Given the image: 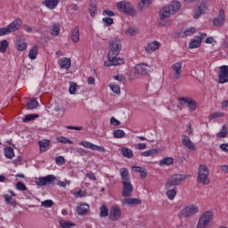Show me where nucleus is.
Listing matches in <instances>:
<instances>
[{
    "mask_svg": "<svg viewBox=\"0 0 228 228\" xmlns=\"http://www.w3.org/2000/svg\"><path fill=\"white\" fill-rule=\"evenodd\" d=\"M197 213H199V207L197 205H188L178 213V218H188L194 216Z\"/></svg>",
    "mask_w": 228,
    "mask_h": 228,
    "instance_id": "nucleus-5",
    "label": "nucleus"
},
{
    "mask_svg": "<svg viewBox=\"0 0 228 228\" xmlns=\"http://www.w3.org/2000/svg\"><path fill=\"white\" fill-rule=\"evenodd\" d=\"M77 88V84L74 83V82H70V86L69 89V92L71 95H74V94H76V90Z\"/></svg>",
    "mask_w": 228,
    "mask_h": 228,
    "instance_id": "nucleus-50",
    "label": "nucleus"
},
{
    "mask_svg": "<svg viewBox=\"0 0 228 228\" xmlns=\"http://www.w3.org/2000/svg\"><path fill=\"white\" fill-rule=\"evenodd\" d=\"M6 49H8V41L3 40L0 43V53H6Z\"/></svg>",
    "mask_w": 228,
    "mask_h": 228,
    "instance_id": "nucleus-45",
    "label": "nucleus"
},
{
    "mask_svg": "<svg viewBox=\"0 0 228 228\" xmlns=\"http://www.w3.org/2000/svg\"><path fill=\"white\" fill-rule=\"evenodd\" d=\"M35 118H38V114H28L24 117L22 122H31V120H35Z\"/></svg>",
    "mask_w": 228,
    "mask_h": 228,
    "instance_id": "nucleus-42",
    "label": "nucleus"
},
{
    "mask_svg": "<svg viewBox=\"0 0 228 228\" xmlns=\"http://www.w3.org/2000/svg\"><path fill=\"white\" fill-rule=\"evenodd\" d=\"M200 44H202L200 37L195 36L189 44V49H197V47H200Z\"/></svg>",
    "mask_w": 228,
    "mask_h": 228,
    "instance_id": "nucleus-24",
    "label": "nucleus"
},
{
    "mask_svg": "<svg viewBox=\"0 0 228 228\" xmlns=\"http://www.w3.org/2000/svg\"><path fill=\"white\" fill-rule=\"evenodd\" d=\"M175 195H177V187H174V189H169L167 191V196L169 200H174L175 199Z\"/></svg>",
    "mask_w": 228,
    "mask_h": 228,
    "instance_id": "nucleus-37",
    "label": "nucleus"
},
{
    "mask_svg": "<svg viewBox=\"0 0 228 228\" xmlns=\"http://www.w3.org/2000/svg\"><path fill=\"white\" fill-rule=\"evenodd\" d=\"M110 124H112V126H120V121H118L115 118H110Z\"/></svg>",
    "mask_w": 228,
    "mask_h": 228,
    "instance_id": "nucleus-63",
    "label": "nucleus"
},
{
    "mask_svg": "<svg viewBox=\"0 0 228 228\" xmlns=\"http://www.w3.org/2000/svg\"><path fill=\"white\" fill-rule=\"evenodd\" d=\"M182 143L183 145L187 147L189 151H195V143L191 142V140L190 139V137H188V135H183Z\"/></svg>",
    "mask_w": 228,
    "mask_h": 228,
    "instance_id": "nucleus-18",
    "label": "nucleus"
},
{
    "mask_svg": "<svg viewBox=\"0 0 228 228\" xmlns=\"http://www.w3.org/2000/svg\"><path fill=\"white\" fill-rule=\"evenodd\" d=\"M134 147L138 151H143V150L147 149V144H145V143H137V144H134Z\"/></svg>",
    "mask_w": 228,
    "mask_h": 228,
    "instance_id": "nucleus-61",
    "label": "nucleus"
},
{
    "mask_svg": "<svg viewBox=\"0 0 228 228\" xmlns=\"http://www.w3.org/2000/svg\"><path fill=\"white\" fill-rule=\"evenodd\" d=\"M16 49L18 51H26L28 49V45H26V41L22 37L16 38Z\"/></svg>",
    "mask_w": 228,
    "mask_h": 228,
    "instance_id": "nucleus-21",
    "label": "nucleus"
},
{
    "mask_svg": "<svg viewBox=\"0 0 228 228\" xmlns=\"http://www.w3.org/2000/svg\"><path fill=\"white\" fill-rule=\"evenodd\" d=\"M173 70H175L174 77L175 79H181V69H183V63L176 62L172 66Z\"/></svg>",
    "mask_w": 228,
    "mask_h": 228,
    "instance_id": "nucleus-20",
    "label": "nucleus"
},
{
    "mask_svg": "<svg viewBox=\"0 0 228 228\" xmlns=\"http://www.w3.org/2000/svg\"><path fill=\"white\" fill-rule=\"evenodd\" d=\"M60 24L55 23L53 24L52 29H51V35L52 37H58L60 35Z\"/></svg>",
    "mask_w": 228,
    "mask_h": 228,
    "instance_id": "nucleus-40",
    "label": "nucleus"
},
{
    "mask_svg": "<svg viewBox=\"0 0 228 228\" xmlns=\"http://www.w3.org/2000/svg\"><path fill=\"white\" fill-rule=\"evenodd\" d=\"M151 69L147 64H137L134 68V74H138L139 76H147L149 72H151Z\"/></svg>",
    "mask_w": 228,
    "mask_h": 228,
    "instance_id": "nucleus-11",
    "label": "nucleus"
},
{
    "mask_svg": "<svg viewBox=\"0 0 228 228\" xmlns=\"http://www.w3.org/2000/svg\"><path fill=\"white\" fill-rule=\"evenodd\" d=\"M167 7L170 8L171 13L175 15L181 10V2L175 0Z\"/></svg>",
    "mask_w": 228,
    "mask_h": 228,
    "instance_id": "nucleus-19",
    "label": "nucleus"
},
{
    "mask_svg": "<svg viewBox=\"0 0 228 228\" xmlns=\"http://www.w3.org/2000/svg\"><path fill=\"white\" fill-rule=\"evenodd\" d=\"M159 167H169V165H174V158L167 157L161 159L159 163Z\"/></svg>",
    "mask_w": 228,
    "mask_h": 228,
    "instance_id": "nucleus-29",
    "label": "nucleus"
},
{
    "mask_svg": "<svg viewBox=\"0 0 228 228\" xmlns=\"http://www.w3.org/2000/svg\"><path fill=\"white\" fill-rule=\"evenodd\" d=\"M224 22H225V12L224 10H220L218 16L213 19V24L220 28V26H224Z\"/></svg>",
    "mask_w": 228,
    "mask_h": 228,
    "instance_id": "nucleus-15",
    "label": "nucleus"
},
{
    "mask_svg": "<svg viewBox=\"0 0 228 228\" xmlns=\"http://www.w3.org/2000/svg\"><path fill=\"white\" fill-rule=\"evenodd\" d=\"M55 161L57 165H65V158L62 156L56 157Z\"/></svg>",
    "mask_w": 228,
    "mask_h": 228,
    "instance_id": "nucleus-60",
    "label": "nucleus"
},
{
    "mask_svg": "<svg viewBox=\"0 0 228 228\" xmlns=\"http://www.w3.org/2000/svg\"><path fill=\"white\" fill-rule=\"evenodd\" d=\"M224 112H214L209 115V120H213V118H220V117H224Z\"/></svg>",
    "mask_w": 228,
    "mask_h": 228,
    "instance_id": "nucleus-51",
    "label": "nucleus"
},
{
    "mask_svg": "<svg viewBox=\"0 0 228 228\" xmlns=\"http://www.w3.org/2000/svg\"><path fill=\"white\" fill-rule=\"evenodd\" d=\"M89 210H90V206L86 203L80 204L77 208V215H79L80 216H85L88 215Z\"/></svg>",
    "mask_w": 228,
    "mask_h": 228,
    "instance_id": "nucleus-17",
    "label": "nucleus"
},
{
    "mask_svg": "<svg viewBox=\"0 0 228 228\" xmlns=\"http://www.w3.org/2000/svg\"><path fill=\"white\" fill-rule=\"evenodd\" d=\"M228 125H224L221 131L217 134V138H227Z\"/></svg>",
    "mask_w": 228,
    "mask_h": 228,
    "instance_id": "nucleus-36",
    "label": "nucleus"
},
{
    "mask_svg": "<svg viewBox=\"0 0 228 228\" xmlns=\"http://www.w3.org/2000/svg\"><path fill=\"white\" fill-rule=\"evenodd\" d=\"M120 216H122L120 207L112 206L109 213V220H111V222H117V220H120Z\"/></svg>",
    "mask_w": 228,
    "mask_h": 228,
    "instance_id": "nucleus-9",
    "label": "nucleus"
},
{
    "mask_svg": "<svg viewBox=\"0 0 228 228\" xmlns=\"http://www.w3.org/2000/svg\"><path fill=\"white\" fill-rule=\"evenodd\" d=\"M123 184L122 190V197H131V193H133V184L131 182H121Z\"/></svg>",
    "mask_w": 228,
    "mask_h": 228,
    "instance_id": "nucleus-13",
    "label": "nucleus"
},
{
    "mask_svg": "<svg viewBox=\"0 0 228 228\" xmlns=\"http://www.w3.org/2000/svg\"><path fill=\"white\" fill-rule=\"evenodd\" d=\"M152 3V0H142L139 4L140 10H143V6H149Z\"/></svg>",
    "mask_w": 228,
    "mask_h": 228,
    "instance_id": "nucleus-53",
    "label": "nucleus"
},
{
    "mask_svg": "<svg viewBox=\"0 0 228 228\" xmlns=\"http://www.w3.org/2000/svg\"><path fill=\"white\" fill-rule=\"evenodd\" d=\"M213 220V213L211 211H206L201 214L198 224L197 228H206L209 225V222Z\"/></svg>",
    "mask_w": 228,
    "mask_h": 228,
    "instance_id": "nucleus-6",
    "label": "nucleus"
},
{
    "mask_svg": "<svg viewBox=\"0 0 228 228\" xmlns=\"http://www.w3.org/2000/svg\"><path fill=\"white\" fill-rule=\"evenodd\" d=\"M53 204H54V202L52 200H46L41 203V206H43V208H52Z\"/></svg>",
    "mask_w": 228,
    "mask_h": 228,
    "instance_id": "nucleus-54",
    "label": "nucleus"
},
{
    "mask_svg": "<svg viewBox=\"0 0 228 228\" xmlns=\"http://www.w3.org/2000/svg\"><path fill=\"white\" fill-rule=\"evenodd\" d=\"M219 83L224 85V83H228V66H221L219 75H218Z\"/></svg>",
    "mask_w": 228,
    "mask_h": 228,
    "instance_id": "nucleus-12",
    "label": "nucleus"
},
{
    "mask_svg": "<svg viewBox=\"0 0 228 228\" xmlns=\"http://www.w3.org/2000/svg\"><path fill=\"white\" fill-rule=\"evenodd\" d=\"M79 145H82V147H86V149H91V151H94V143L88 142V141H86V142H83L81 141L79 142Z\"/></svg>",
    "mask_w": 228,
    "mask_h": 228,
    "instance_id": "nucleus-44",
    "label": "nucleus"
},
{
    "mask_svg": "<svg viewBox=\"0 0 228 228\" xmlns=\"http://www.w3.org/2000/svg\"><path fill=\"white\" fill-rule=\"evenodd\" d=\"M71 61L69 58H62L58 61V64L60 65L61 69H70Z\"/></svg>",
    "mask_w": 228,
    "mask_h": 228,
    "instance_id": "nucleus-26",
    "label": "nucleus"
},
{
    "mask_svg": "<svg viewBox=\"0 0 228 228\" xmlns=\"http://www.w3.org/2000/svg\"><path fill=\"white\" fill-rule=\"evenodd\" d=\"M100 216L101 218H105V216H110V209L106 205H102L100 208Z\"/></svg>",
    "mask_w": 228,
    "mask_h": 228,
    "instance_id": "nucleus-35",
    "label": "nucleus"
},
{
    "mask_svg": "<svg viewBox=\"0 0 228 228\" xmlns=\"http://www.w3.org/2000/svg\"><path fill=\"white\" fill-rule=\"evenodd\" d=\"M60 4V0H45L43 2V4L46 6V8H49L50 10H54L56 6Z\"/></svg>",
    "mask_w": 228,
    "mask_h": 228,
    "instance_id": "nucleus-25",
    "label": "nucleus"
},
{
    "mask_svg": "<svg viewBox=\"0 0 228 228\" xmlns=\"http://www.w3.org/2000/svg\"><path fill=\"white\" fill-rule=\"evenodd\" d=\"M186 179L184 175H173L169 177L165 184L166 190H170V188L179 186L183 181Z\"/></svg>",
    "mask_w": 228,
    "mask_h": 228,
    "instance_id": "nucleus-4",
    "label": "nucleus"
},
{
    "mask_svg": "<svg viewBox=\"0 0 228 228\" xmlns=\"http://www.w3.org/2000/svg\"><path fill=\"white\" fill-rule=\"evenodd\" d=\"M114 138H124L126 136V132L122 129H117L113 132Z\"/></svg>",
    "mask_w": 228,
    "mask_h": 228,
    "instance_id": "nucleus-41",
    "label": "nucleus"
},
{
    "mask_svg": "<svg viewBox=\"0 0 228 228\" xmlns=\"http://www.w3.org/2000/svg\"><path fill=\"white\" fill-rule=\"evenodd\" d=\"M56 176L54 175H48L46 176L39 177L36 183L37 186H51L56 184Z\"/></svg>",
    "mask_w": 228,
    "mask_h": 228,
    "instance_id": "nucleus-7",
    "label": "nucleus"
},
{
    "mask_svg": "<svg viewBox=\"0 0 228 228\" xmlns=\"http://www.w3.org/2000/svg\"><path fill=\"white\" fill-rule=\"evenodd\" d=\"M4 199L5 204H9V206H12L13 208L17 206V200L12 198V196L8 194H4Z\"/></svg>",
    "mask_w": 228,
    "mask_h": 228,
    "instance_id": "nucleus-32",
    "label": "nucleus"
},
{
    "mask_svg": "<svg viewBox=\"0 0 228 228\" xmlns=\"http://www.w3.org/2000/svg\"><path fill=\"white\" fill-rule=\"evenodd\" d=\"M4 154L7 159H12L15 157V152L13 151V148L12 147H6L4 150Z\"/></svg>",
    "mask_w": 228,
    "mask_h": 228,
    "instance_id": "nucleus-30",
    "label": "nucleus"
},
{
    "mask_svg": "<svg viewBox=\"0 0 228 228\" xmlns=\"http://www.w3.org/2000/svg\"><path fill=\"white\" fill-rule=\"evenodd\" d=\"M102 22L104 28H108L113 24V18H103Z\"/></svg>",
    "mask_w": 228,
    "mask_h": 228,
    "instance_id": "nucleus-47",
    "label": "nucleus"
},
{
    "mask_svg": "<svg viewBox=\"0 0 228 228\" xmlns=\"http://www.w3.org/2000/svg\"><path fill=\"white\" fill-rule=\"evenodd\" d=\"M125 204H127L128 206L142 204V200H139L138 198H127L125 200Z\"/></svg>",
    "mask_w": 228,
    "mask_h": 228,
    "instance_id": "nucleus-33",
    "label": "nucleus"
},
{
    "mask_svg": "<svg viewBox=\"0 0 228 228\" xmlns=\"http://www.w3.org/2000/svg\"><path fill=\"white\" fill-rule=\"evenodd\" d=\"M171 15L174 14L171 12L170 7L168 6H166L159 11L160 20H167V19L170 18Z\"/></svg>",
    "mask_w": 228,
    "mask_h": 228,
    "instance_id": "nucleus-16",
    "label": "nucleus"
},
{
    "mask_svg": "<svg viewBox=\"0 0 228 228\" xmlns=\"http://www.w3.org/2000/svg\"><path fill=\"white\" fill-rule=\"evenodd\" d=\"M37 56H38V45H34L29 53H28V58L30 60H37Z\"/></svg>",
    "mask_w": 228,
    "mask_h": 228,
    "instance_id": "nucleus-31",
    "label": "nucleus"
},
{
    "mask_svg": "<svg viewBox=\"0 0 228 228\" xmlns=\"http://www.w3.org/2000/svg\"><path fill=\"white\" fill-rule=\"evenodd\" d=\"M208 10V4L206 3H202L200 4L194 11L193 19H200L206 11Z\"/></svg>",
    "mask_w": 228,
    "mask_h": 228,
    "instance_id": "nucleus-14",
    "label": "nucleus"
},
{
    "mask_svg": "<svg viewBox=\"0 0 228 228\" xmlns=\"http://www.w3.org/2000/svg\"><path fill=\"white\" fill-rule=\"evenodd\" d=\"M120 175L122 183H131V178L129 177V170L126 167L120 169Z\"/></svg>",
    "mask_w": 228,
    "mask_h": 228,
    "instance_id": "nucleus-22",
    "label": "nucleus"
},
{
    "mask_svg": "<svg viewBox=\"0 0 228 228\" xmlns=\"http://www.w3.org/2000/svg\"><path fill=\"white\" fill-rule=\"evenodd\" d=\"M159 45H161V44L158 41H153L150 44H148L147 47L145 48V51L147 53H152L154 51H158V49H159Z\"/></svg>",
    "mask_w": 228,
    "mask_h": 228,
    "instance_id": "nucleus-23",
    "label": "nucleus"
},
{
    "mask_svg": "<svg viewBox=\"0 0 228 228\" xmlns=\"http://www.w3.org/2000/svg\"><path fill=\"white\" fill-rule=\"evenodd\" d=\"M38 145H39V149H40L41 152H45V151H47V147H49V145H51V141H49L47 139L39 141Z\"/></svg>",
    "mask_w": 228,
    "mask_h": 228,
    "instance_id": "nucleus-27",
    "label": "nucleus"
},
{
    "mask_svg": "<svg viewBox=\"0 0 228 228\" xmlns=\"http://www.w3.org/2000/svg\"><path fill=\"white\" fill-rule=\"evenodd\" d=\"M122 156L124 158H127L128 159H131V158H134L133 150L127 148V147H122L121 148Z\"/></svg>",
    "mask_w": 228,
    "mask_h": 228,
    "instance_id": "nucleus-28",
    "label": "nucleus"
},
{
    "mask_svg": "<svg viewBox=\"0 0 228 228\" xmlns=\"http://www.w3.org/2000/svg\"><path fill=\"white\" fill-rule=\"evenodd\" d=\"M178 102L181 106H186L190 111L197 110V102L190 97H179Z\"/></svg>",
    "mask_w": 228,
    "mask_h": 228,
    "instance_id": "nucleus-8",
    "label": "nucleus"
},
{
    "mask_svg": "<svg viewBox=\"0 0 228 228\" xmlns=\"http://www.w3.org/2000/svg\"><path fill=\"white\" fill-rule=\"evenodd\" d=\"M16 189L19 190V191H26L28 190V187H26V184L22 182H18L16 183Z\"/></svg>",
    "mask_w": 228,
    "mask_h": 228,
    "instance_id": "nucleus-49",
    "label": "nucleus"
},
{
    "mask_svg": "<svg viewBox=\"0 0 228 228\" xmlns=\"http://www.w3.org/2000/svg\"><path fill=\"white\" fill-rule=\"evenodd\" d=\"M114 79H116V81H119L122 85L126 84V77H124L123 75H116L114 76Z\"/></svg>",
    "mask_w": 228,
    "mask_h": 228,
    "instance_id": "nucleus-57",
    "label": "nucleus"
},
{
    "mask_svg": "<svg viewBox=\"0 0 228 228\" xmlns=\"http://www.w3.org/2000/svg\"><path fill=\"white\" fill-rule=\"evenodd\" d=\"M138 31L134 28H129L126 30V35H130V37H134V35H136Z\"/></svg>",
    "mask_w": 228,
    "mask_h": 228,
    "instance_id": "nucleus-59",
    "label": "nucleus"
},
{
    "mask_svg": "<svg viewBox=\"0 0 228 228\" xmlns=\"http://www.w3.org/2000/svg\"><path fill=\"white\" fill-rule=\"evenodd\" d=\"M71 40L75 44H77V42H79V27H76L72 31Z\"/></svg>",
    "mask_w": 228,
    "mask_h": 228,
    "instance_id": "nucleus-34",
    "label": "nucleus"
},
{
    "mask_svg": "<svg viewBox=\"0 0 228 228\" xmlns=\"http://www.w3.org/2000/svg\"><path fill=\"white\" fill-rule=\"evenodd\" d=\"M220 149L221 151H224V152H228V143H222Z\"/></svg>",
    "mask_w": 228,
    "mask_h": 228,
    "instance_id": "nucleus-64",
    "label": "nucleus"
},
{
    "mask_svg": "<svg viewBox=\"0 0 228 228\" xmlns=\"http://www.w3.org/2000/svg\"><path fill=\"white\" fill-rule=\"evenodd\" d=\"M20 26H22V20L20 19L14 20L11 24L4 28L6 30L5 35L17 31L20 28Z\"/></svg>",
    "mask_w": 228,
    "mask_h": 228,
    "instance_id": "nucleus-10",
    "label": "nucleus"
},
{
    "mask_svg": "<svg viewBox=\"0 0 228 228\" xmlns=\"http://www.w3.org/2000/svg\"><path fill=\"white\" fill-rule=\"evenodd\" d=\"M109 61L104 62L105 67H117V65H124L126 60L118 57L120 51H122V41L117 37H112L109 41Z\"/></svg>",
    "mask_w": 228,
    "mask_h": 228,
    "instance_id": "nucleus-1",
    "label": "nucleus"
},
{
    "mask_svg": "<svg viewBox=\"0 0 228 228\" xmlns=\"http://www.w3.org/2000/svg\"><path fill=\"white\" fill-rule=\"evenodd\" d=\"M88 12L91 17H94L97 13V4H91L88 8Z\"/></svg>",
    "mask_w": 228,
    "mask_h": 228,
    "instance_id": "nucleus-43",
    "label": "nucleus"
},
{
    "mask_svg": "<svg viewBox=\"0 0 228 228\" xmlns=\"http://www.w3.org/2000/svg\"><path fill=\"white\" fill-rule=\"evenodd\" d=\"M37 106H38V102H37V99H35V98L30 99V100L27 102L28 110H35V108H37Z\"/></svg>",
    "mask_w": 228,
    "mask_h": 228,
    "instance_id": "nucleus-38",
    "label": "nucleus"
},
{
    "mask_svg": "<svg viewBox=\"0 0 228 228\" xmlns=\"http://www.w3.org/2000/svg\"><path fill=\"white\" fill-rule=\"evenodd\" d=\"M57 142L59 143H69V145H72V141H70V139L67 138V137H58L57 138Z\"/></svg>",
    "mask_w": 228,
    "mask_h": 228,
    "instance_id": "nucleus-46",
    "label": "nucleus"
},
{
    "mask_svg": "<svg viewBox=\"0 0 228 228\" xmlns=\"http://www.w3.org/2000/svg\"><path fill=\"white\" fill-rule=\"evenodd\" d=\"M69 12H71V15H77V13H79V6H77V4H72L69 8Z\"/></svg>",
    "mask_w": 228,
    "mask_h": 228,
    "instance_id": "nucleus-48",
    "label": "nucleus"
},
{
    "mask_svg": "<svg viewBox=\"0 0 228 228\" xmlns=\"http://www.w3.org/2000/svg\"><path fill=\"white\" fill-rule=\"evenodd\" d=\"M102 15H107L108 17H115V12L110 9H105L102 12Z\"/></svg>",
    "mask_w": 228,
    "mask_h": 228,
    "instance_id": "nucleus-58",
    "label": "nucleus"
},
{
    "mask_svg": "<svg viewBox=\"0 0 228 228\" xmlns=\"http://www.w3.org/2000/svg\"><path fill=\"white\" fill-rule=\"evenodd\" d=\"M110 90H112V92L114 94H120V87L118 86H117L115 84H111L110 86Z\"/></svg>",
    "mask_w": 228,
    "mask_h": 228,
    "instance_id": "nucleus-56",
    "label": "nucleus"
},
{
    "mask_svg": "<svg viewBox=\"0 0 228 228\" xmlns=\"http://www.w3.org/2000/svg\"><path fill=\"white\" fill-rule=\"evenodd\" d=\"M198 183L203 184L204 186L209 184L211 180H209V169L206 165H200L198 168Z\"/></svg>",
    "mask_w": 228,
    "mask_h": 228,
    "instance_id": "nucleus-2",
    "label": "nucleus"
},
{
    "mask_svg": "<svg viewBox=\"0 0 228 228\" xmlns=\"http://www.w3.org/2000/svg\"><path fill=\"white\" fill-rule=\"evenodd\" d=\"M116 6L118 10L121 12V13H125L130 17H134L136 15V10H134V6H133V4L129 2L121 1L118 2Z\"/></svg>",
    "mask_w": 228,
    "mask_h": 228,
    "instance_id": "nucleus-3",
    "label": "nucleus"
},
{
    "mask_svg": "<svg viewBox=\"0 0 228 228\" xmlns=\"http://www.w3.org/2000/svg\"><path fill=\"white\" fill-rule=\"evenodd\" d=\"M60 225L62 228H70V227H74V225H76V224L74 223H70V222H60Z\"/></svg>",
    "mask_w": 228,
    "mask_h": 228,
    "instance_id": "nucleus-55",
    "label": "nucleus"
},
{
    "mask_svg": "<svg viewBox=\"0 0 228 228\" xmlns=\"http://www.w3.org/2000/svg\"><path fill=\"white\" fill-rule=\"evenodd\" d=\"M156 154H158V150L156 149L148 150L141 153V155L144 158H149V156H156Z\"/></svg>",
    "mask_w": 228,
    "mask_h": 228,
    "instance_id": "nucleus-39",
    "label": "nucleus"
},
{
    "mask_svg": "<svg viewBox=\"0 0 228 228\" xmlns=\"http://www.w3.org/2000/svg\"><path fill=\"white\" fill-rule=\"evenodd\" d=\"M93 151H98V152H106V149L102 146L94 145Z\"/></svg>",
    "mask_w": 228,
    "mask_h": 228,
    "instance_id": "nucleus-62",
    "label": "nucleus"
},
{
    "mask_svg": "<svg viewBox=\"0 0 228 228\" xmlns=\"http://www.w3.org/2000/svg\"><path fill=\"white\" fill-rule=\"evenodd\" d=\"M197 29L193 27L187 28L183 33L185 37H191L194 33H196Z\"/></svg>",
    "mask_w": 228,
    "mask_h": 228,
    "instance_id": "nucleus-52",
    "label": "nucleus"
}]
</instances>
